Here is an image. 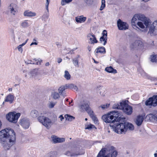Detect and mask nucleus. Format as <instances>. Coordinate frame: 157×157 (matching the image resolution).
<instances>
[{
  "label": "nucleus",
  "instance_id": "nucleus-31",
  "mask_svg": "<svg viewBox=\"0 0 157 157\" xmlns=\"http://www.w3.org/2000/svg\"><path fill=\"white\" fill-rule=\"evenodd\" d=\"M65 118H66V120H68L69 121H71L73 120H74L75 117L72 116L68 114H66L64 116Z\"/></svg>",
  "mask_w": 157,
  "mask_h": 157
},
{
  "label": "nucleus",
  "instance_id": "nucleus-61",
  "mask_svg": "<svg viewBox=\"0 0 157 157\" xmlns=\"http://www.w3.org/2000/svg\"><path fill=\"white\" fill-rule=\"evenodd\" d=\"M28 39H27L26 40V41H25V42H24V43H25V44L28 41Z\"/></svg>",
  "mask_w": 157,
  "mask_h": 157
},
{
  "label": "nucleus",
  "instance_id": "nucleus-29",
  "mask_svg": "<svg viewBox=\"0 0 157 157\" xmlns=\"http://www.w3.org/2000/svg\"><path fill=\"white\" fill-rule=\"evenodd\" d=\"M152 106H155L157 105V95L153 96L151 97Z\"/></svg>",
  "mask_w": 157,
  "mask_h": 157
},
{
  "label": "nucleus",
  "instance_id": "nucleus-11",
  "mask_svg": "<svg viewBox=\"0 0 157 157\" xmlns=\"http://www.w3.org/2000/svg\"><path fill=\"white\" fill-rule=\"evenodd\" d=\"M117 26L119 30H125L128 28V25L125 22L122 21L121 19H119L117 21Z\"/></svg>",
  "mask_w": 157,
  "mask_h": 157
},
{
  "label": "nucleus",
  "instance_id": "nucleus-20",
  "mask_svg": "<svg viewBox=\"0 0 157 157\" xmlns=\"http://www.w3.org/2000/svg\"><path fill=\"white\" fill-rule=\"evenodd\" d=\"M144 120V118L142 116H138L135 121V123L138 126H140L142 124Z\"/></svg>",
  "mask_w": 157,
  "mask_h": 157
},
{
  "label": "nucleus",
  "instance_id": "nucleus-56",
  "mask_svg": "<svg viewBox=\"0 0 157 157\" xmlns=\"http://www.w3.org/2000/svg\"><path fill=\"white\" fill-rule=\"evenodd\" d=\"M62 61V59L61 58H59L57 59V62L58 63H59L61 62Z\"/></svg>",
  "mask_w": 157,
  "mask_h": 157
},
{
  "label": "nucleus",
  "instance_id": "nucleus-34",
  "mask_svg": "<svg viewBox=\"0 0 157 157\" xmlns=\"http://www.w3.org/2000/svg\"><path fill=\"white\" fill-rule=\"evenodd\" d=\"M64 77L67 80H69L70 79L71 75L68 71H65Z\"/></svg>",
  "mask_w": 157,
  "mask_h": 157
},
{
  "label": "nucleus",
  "instance_id": "nucleus-38",
  "mask_svg": "<svg viewBox=\"0 0 157 157\" xmlns=\"http://www.w3.org/2000/svg\"><path fill=\"white\" fill-rule=\"evenodd\" d=\"M147 78L151 81H157V77H151L147 75H146Z\"/></svg>",
  "mask_w": 157,
  "mask_h": 157
},
{
  "label": "nucleus",
  "instance_id": "nucleus-16",
  "mask_svg": "<svg viewBox=\"0 0 157 157\" xmlns=\"http://www.w3.org/2000/svg\"><path fill=\"white\" fill-rule=\"evenodd\" d=\"M147 120L155 122H157V115L155 114L150 113L146 117Z\"/></svg>",
  "mask_w": 157,
  "mask_h": 157
},
{
  "label": "nucleus",
  "instance_id": "nucleus-54",
  "mask_svg": "<svg viewBox=\"0 0 157 157\" xmlns=\"http://www.w3.org/2000/svg\"><path fill=\"white\" fill-rule=\"evenodd\" d=\"M59 118L60 119V120H61V121H62L64 119V117H63L62 115H60L59 117Z\"/></svg>",
  "mask_w": 157,
  "mask_h": 157
},
{
  "label": "nucleus",
  "instance_id": "nucleus-9",
  "mask_svg": "<svg viewBox=\"0 0 157 157\" xmlns=\"http://www.w3.org/2000/svg\"><path fill=\"white\" fill-rule=\"evenodd\" d=\"M147 19L145 17L144 15L142 14H135L132 19L131 23L133 26H136V24L137 23L138 21H144L146 20Z\"/></svg>",
  "mask_w": 157,
  "mask_h": 157
},
{
  "label": "nucleus",
  "instance_id": "nucleus-36",
  "mask_svg": "<svg viewBox=\"0 0 157 157\" xmlns=\"http://www.w3.org/2000/svg\"><path fill=\"white\" fill-rule=\"evenodd\" d=\"M52 96L55 99H56L60 97L59 94L57 92H54L52 93Z\"/></svg>",
  "mask_w": 157,
  "mask_h": 157
},
{
  "label": "nucleus",
  "instance_id": "nucleus-35",
  "mask_svg": "<svg viewBox=\"0 0 157 157\" xmlns=\"http://www.w3.org/2000/svg\"><path fill=\"white\" fill-rule=\"evenodd\" d=\"M145 105L147 106H152V103L151 97L148 100L146 101L145 102Z\"/></svg>",
  "mask_w": 157,
  "mask_h": 157
},
{
  "label": "nucleus",
  "instance_id": "nucleus-14",
  "mask_svg": "<svg viewBox=\"0 0 157 157\" xmlns=\"http://www.w3.org/2000/svg\"><path fill=\"white\" fill-rule=\"evenodd\" d=\"M90 102L88 101H84L82 105H79L78 107L80 111L83 112L86 111L90 107Z\"/></svg>",
  "mask_w": 157,
  "mask_h": 157
},
{
  "label": "nucleus",
  "instance_id": "nucleus-55",
  "mask_svg": "<svg viewBox=\"0 0 157 157\" xmlns=\"http://www.w3.org/2000/svg\"><path fill=\"white\" fill-rule=\"evenodd\" d=\"M91 48H92V47L91 46L89 45L87 46V48L89 52H90L91 51Z\"/></svg>",
  "mask_w": 157,
  "mask_h": 157
},
{
  "label": "nucleus",
  "instance_id": "nucleus-15",
  "mask_svg": "<svg viewBox=\"0 0 157 157\" xmlns=\"http://www.w3.org/2000/svg\"><path fill=\"white\" fill-rule=\"evenodd\" d=\"M87 38L89 40L88 42L91 44H94L98 43V41L97 40L95 35L91 33L89 34L87 36Z\"/></svg>",
  "mask_w": 157,
  "mask_h": 157
},
{
  "label": "nucleus",
  "instance_id": "nucleus-32",
  "mask_svg": "<svg viewBox=\"0 0 157 157\" xmlns=\"http://www.w3.org/2000/svg\"><path fill=\"white\" fill-rule=\"evenodd\" d=\"M66 89H67V88L66 87V85L65 86H61L58 89L59 92L61 95L63 92V91Z\"/></svg>",
  "mask_w": 157,
  "mask_h": 157
},
{
  "label": "nucleus",
  "instance_id": "nucleus-8",
  "mask_svg": "<svg viewBox=\"0 0 157 157\" xmlns=\"http://www.w3.org/2000/svg\"><path fill=\"white\" fill-rule=\"evenodd\" d=\"M38 119L40 123L48 129L50 128L51 125L53 124L51 120L47 117L41 116L38 118Z\"/></svg>",
  "mask_w": 157,
  "mask_h": 157
},
{
  "label": "nucleus",
  "instance_id": "nucleus-39",
  "mask_svg": "<svg viewBox=\"0 0 157 157\" xmlns=\"http://www.w3.org/2000/svg\"><path fill=\"white\" fill-rule=\"evenodd\" d=\"M109 104H105L101 105L99 106V108H101L102 109H105L109 107Z\"/></svg>",
  "mask_w": 157,
  "mask_h": 157
},
{
  "label": "nucleus",
  "instance_id": "nucleus-17",
  "mask_svg": "<svg viewBox=\"0 0 157 157\" xmlns=\"http://www.w3.org/2000/svg\"><path fill=\"white\" fill-rule=\"evenodd\" d=\"M102 34V36L100 38L99 40L101 43L102 42H104L103 45H105L107 42V33L106 30H104Z\"/></svg>",
  "mask_w": 157,
  "mask_h": 157
},
{
  "label": "nucleus",
  "instance_id": "nucleus-63",
  "mask_svg": "<svg viewBox=\"0 0 157 157\" xmlns=\"http://www.w3.org/2000/svg\"><path fill=\"white\" fill-rule=\"evenodd\" d=\"M155 157H157V153L154 154Z\"/></svg>",
  "mask_w": 157,
  "mask_h": 157
},
{
  "label": "nucleus",
  "instance_id": "nucleus-3",
  "mask_svg": "<svg viewBox=\"0 0 157 157\" xmlns=\"http://www.w3.org/2000/svg\"><path fill=\"white\" fill-rule=\"evenodd\" d=\"M122 115L121 112L115 110L103 115L102 117V119L107 123H113L117 122Z\"/></svg>",
  "mask_w": 157,
  "mask_h": 157
},
{
  "label": "nucleus",
  "instance_id": "nucleus-58",
  "mask_svg": "<svg viewBox=\"0 0 157 157\" xmlns=\"http://www.w3.org/2000/svg\"><path fill=\"white\" fill-rule=\"evenodd\" d=\"M49 64H50L49 62H47L45 63V65L46 66H48L49 65Z\"/></svg>",
  "mask_w": 157,
  "mask_h": 157
},
{
  "label": "nucleus",
  "instance_id": "nucleus-18",
  "mask_svg": "<svg viewBox=\"0 0 157 157\" xmlns=\"http://www.w3.org/2000/svg\"><path fill=\"white\" fill-rule=\"evenodd\" d=\"M14 98L13 95L10 94H9L5 98L3 104H4L5 102H8L10 104L12 103L14 99Z\"/></svg>",
  "mask_w": 157,
  "mask_h": 157
},
{
  "label": "nucleus",
  "instance_id": "nucleus-41",
  "mask_svg": "<svg viewBox=\"0 0 157 157\" xmlns=\"http://www.w3.org/2000/svg\"><path fill=\"white\" fill-rule=\"evenodd\" d=\"M143 22H138L137 23V25L141 28L144 29V20L142 21Z\"/></svg>",
  "mask_w": 157,
  "mask_h": 157
},
{
  "label": "nucleus",
  "instance_id": "nucleus-45",
  "mask_svg": "<svg viewBox=\"0 0 157 157\" xmlns=\"http://www.w3.org/2000/svg\"><path fill=\"white\" fill-rule=\"evenodd\" d=\"M25 45V43H22V44L19 45L17 48L18 49V51L22 53L23 51V49L22 48V46H24Z\"/></svg>",
  "mask_w": 157,
  "mask_h": 157
},
{
  "label": "nucleus",
  "instance_id": "nucleus-1",
  "mask_svg": "<svg viewBox=\"0 0 157 157\" xmlns=\"http://www.w3.org/2000/svg\"><path fill=\"white\" fill-rule=\"evenodd\" d=\"M16 134L10 128H6L0 131V143L6 150H9L16 142Z\"/></svg>",
  "mask_w": 157,
  "mask_h": 157
},
{
  "label": "nucleus",
  "instance_id": "nucleus-49",
  "mask_svg": "<svg viewBox=\"0 0 157 157\" xmlns=\"http://www.w3.org/2000/svg\"><path fill=\"white\" fill-rule=\"evenodd\" d=\"M90 117L92 118V120L94 121L95 123H97L98 122V120L97 117L94 114L93 115H91V116Z\"/></svg>",
  "mask_w": 157,
  "mask_h": 157
},
{
  "label": "nucleus",
  "instance_id": "nucleus-52",
  "mask_svg": "<svg viewBox=\"0 0 157 157\" xmlns=\"http://www.w3.org/2000/svg\"><path fill=\"white\" fill-rule=\"evenodd\" d=\"M44 16H45V17H46L47 18H48L49 16V13H48V10H47V12H46L45 14L44 15Z\"/></svg>",
  "mask_w": 157,
  "mask_h": 157
},
{
  "label": "nucleus",
  "instance_id": "nucleus-28",
  "mask_svg": "<svg viewBox=\"0 0 157 157\" xmlns=\"http://www.w3.org/2000/svg\"><path fill=\"white\" fill-rule=\"evenodd\" d=\"M15 7V5L13 3H12L10 5L9 7L10 11L11 13L13 15H14L15 13L16 12V11L15 10L14 8Z\"/></svg>",
  "mask_w": 157,
  "mask_h": 157
},
{
  "label": "nucleus",
  "instance_id": "nucleus-27",
  "mask_svg": "<svg viewBox=\"0 0 157 157\" xmlns=\"http://www.w3.org/2000/svg\"><path fill=\"white\" fill-rule=\"evenodd\" d=\"M151 61L153 63L157 62V55L152 54L150 56Z\"/></svg>",
  "mask_w": 157,
  "mask_h": 157
},
{
  "label": "nucleus",
  "instance_id": "nucleus-44",
  "mask_svg": "<svg viewBox=\"0 0 157 157\" xmlns=\"http://www.w3.org/2000/svg\"><path fill=\"white\" fill-rule=\"evenodd\" d=\"M33 60L35 61V62L33 63V64L40 65V64L42 62V60L41 59H34Z\"/></svg>",
  "mask_w": 157,
  "mask_h": 157
},
{
  "label": "nucleus",
  "instance_id": "nucleus-21",
  "mask_svg": "<svg viewBox=\"0 0 157 157\" xmlns=\"http://www.w3.org/2000/svg\"><path fill=\"white\" fill-rule=\"evenodd\" d=\"M86 19V17L83 15L78 16L75 17V21L78 23H81L84 22Z\"/></svg>",
  "mask_w": 157,
  "mask_h": 157
},
{
  "label": "nucleus",
  "instance_id": "nucleus-40",
  "mask_svg": "<svg viewBox=\"0 0 157 157\" xmlns=\"http://www.w3.org/2000/svg\"><path fill=\"white\" fill-rule=\"evenodd\" d=\"M72 0H62L61 2V5L64 6L66 4L72 2Z\"/></svg>",
  "mask_w": 157,
  "mask_h": 157
},
{
  "label": "nucleus",
  "instance_id": "nucleus-19",
  "mask_svg": "<svg viewBox=\"0 0 157 157\" xmlns=\"http://www.w3.org/2000/svg\"><path fill=\"white\" fill-rule=\"evenodd\" d=\"M30 74L32 77L37 78V76L40 75V72L38 69L36 68L31 71Z\"/></svg>",
  "mask_w": 157,
  "mask_h": 157
},
{
  "label": "nucleus",
  "instance_id": "nucleus-6",
  "mask_svg": "<svg viewBox=\"0 0 157 157\" xmlns=\"http://www.w3.org/2000/svg\"><path fill=\"white\" fill-rule=\"evenodd\" d=\"M101 152L103 154L106 152L109 157H116L118 154L117 151L115 150V147L109 145H106L105 147L101 150L100 152Z\"/></svg>",
  "mask_w": 157,
  "mask_h": 157
},
{
  "label": "nucleus",
  "instance_id": "nucleus-48",
  "mask_svg": "<svg viewBox=\"0 0 157 157\" xmlns=\"http://www.w3.org/2000/svg\"><path fill=\"white\" fill-rule=\"evenodd\" d=\"M105 154V153L103 154V152H100V151L97 157H109L107 155H104Z\"/></svg>",
  "mask_w": 157,
  "mask_h": 157
},
{
  "label": "nucleus",
  "instance_id": "nucleus-13",
  "mask_svg": "<svg viewBox=\"0 0 157 157\" xmlns=\"http://www.w3.org/2000/svg\"><path fill=\"white\" fill-rule=\"evenodd\" d=\"M20 124L25 129L28 128L29 126V121L27 118H23L21 119L20 121Z\"/></svg>",
  "mask_w": 157,
  "mask_h": 157
},
{
  "label": "nucleus",
  "instance_id": "nucleus-50",
  "mask_svg": "<svg viewBox=\"0 0 157 157\" xmlns=\"http://www.w3.org/2000/svg\"><path fill=\"white\" fill-rule=\"evenodd\" d=\"M46 9L47 10H48V7L49 3L50 2V0H46Z\"/></svg>",
  "mask_w": 157,
  "mask_h": 157
},
{
  "label": "nucleus",
  "instance_id": "nucleus-60",
  "mask_svg": "<svg viewBox=\"0 0 157 157\" xmlns=\"http://www.w3.org/2000/svg\"><path fill=\"white\" fill-rule=\"evenodd\" d=\"M12 88H9V89H8V91H12Z\"/></svg>",
  "mask_w": 157,
  "mask_h": 157
},
{
  "label": "nucleus",
  "instance_id": "nucleus-57",
  "mask_svg": "<svg viewBox=\"0 0 157 157\" xmlns=\"http://www.w3.org/2000/svg\"><path fill=\"white\" fill-rule=\"evenodd\" d=\"M33 44H35V45H37V43H36V42H32V43L31 44H30V46H31V45H33Z\"/></svg>",
  "mask_w": 157,
  "mask_h": 157
},
{
  "label": "nucleus",
  "instance_id": "nucleus-64",
  "mask_svg": "<svg viewBox=\"0 0 157 157\" xmlns=\"http://www.w3.org/2000/svg\"><path fill=\"white\" fill-rule=\"evenodd\" d=\"M94 62L95 63H98V62H97L94 59Z\"/></svg>",
  "mask_w": 157,
  "mask_h": 157
},
{
  "label": "nucleus",
  "instance_id": "nucleus-46",
  "mask_svg": "<svg viewBox=\"0 0 157 157\" xmlns=\"http://www.w3.org/2000/svg\"><path fill=\"white\" fill-rule=\"evenodd\" d=\"M94 127H95V126L94 125L90 124L87 125V127H86V126H85V129H90L91 128H94Z\"/></svg>",
  "mask_w": 157,
  "mask_h": 157
},
{
  "label": "nucleus",
  "instance_id": "nucleus-37",
  "mask_svg": "<svg viewBox=\"0 0 157 157\" xmlns=\"http://www.w3.org/2000/svg\"><path fill=\"white\" fill-rule=\"evenodd\" d=\"M105 0H101V5L100 8V10L101 11L103 10L105 7Z\"/></svg>",
  "mask_w": 157,
  "mask_h": 157
},
{
  "label": "nucleus",
  "instance_id": "nucleus-5",
  "mask_svg": "<svg viewBox=\"0 0 157 157\" xmlns=\"http://www.w3.org/2000/svg\"><path fill=\"white\" fill-rule=\"evenodd\" d=\"M144 24L148 30V34L151 36L157 35V21H154L152 24L147 19L144 21Z\"/></svg>",
  "mask_w": 157,
  "mask_h": 157
},
{
  "label": "nucleus",
  "instance_id": "nucleus-59",
  "mask_svg": "<svg viewBox=\"0 0 157 157\" xmlns=\"http://www.w3.org/2000/svg\"><path fill=\"white\" fill-rule=\"evenodd\" d=\"M91 19L90 18H89L88 20L87 21L89 22H90L91 21Z\"/></svg>",
  "mask_w": 157,
  "mask_h": 157
},
{
  "label": "nucleus",
  "instance_id": "nucleus-42",
  "mask_svg": "<svg viewBox=\"0 0 157 157\" xmlns=\"http://www.w3.org/2000/svg\"><path fill=\"white\" fill-rule=\"evenodd\" d=\"M86 111L88 113L90 117L91 116V115H92L94 114L92 110L90 107Z\"/></svg>",
  "mask_w": 157,
  "mask_h": 157
},
{
  "label": "nucleus",
  "instance_id": "nucleus-22",
  "mask_svg": "<svg viewBox=\"0 0 157 157\" xmlns=\"http://www.w3.org/2000/svg\"><path fill=\"white\" fill-rule=\"evenodd\" d=\"M30 21L29 20H25L21 23V27L22 28H26L29 27L30 24Z\"/></svg>",
  "mask_w": 157,
  "mask_h": 157
},
{
  "label": "nucleus",
  "instance_id": "nucleus-23",
  "mask_svg": "<svg viewBox=\"0 0 157 157\" xmlns=\"http://www.w3.org/2000/svg\"><path fill=\"white\" fill-rule=\"evenodd\" d=\"M24 14L25 16L32 17L35 16L36 15V13L32 11H26L24 12Z\"/></svg>",
  "mask_w": 157,
  "mask_h": 157
},
{
  "label": "nucleus",
  "instance_id": "nucleus-2",
  "mask_svg": "<svg viewBox=\"0 0 157 157\" xmlns=\"http://www.w3.org/2000/svg\"><path fill=\"white\" fill-rule=\"evenodd\" d=\"M125 119V118L121 117V118L117 121L118 123H116L113 125L114 130L118 134L125 133L128 130H132L134 129V126L132 124L124 121L122 122V121Z\"/></svg>",
  "mask_w": 157,
  "mask_h": 157
},
{
  "label": "nucleus",
  "instance_id": "nucleus-43",
  "mask_svg": "<svg viewBox=\"0 0 157 157\" xmlns=\"http://www.w3.org/2000/svg\"><path fill=\"white\" fill-rule=\"evenodd\" d=\"M84 2L86 5L89 6L92 4L93 1L92 0H84Z\"/></svg>",
  "mask_w": 157,
  "mask_h": 157
},
{
  "label": "nucleus",
  "instance_id": "nucleus-10",
  "mask_svg": "<svg viewBox=\"0 0 157 157\" xmlns=\"http://www.w3.org/2000/svg\"><path fill=\"white\" fill-rule=\"evenodd\" d=\"M81 150H82V149L81 147H76L73 149V151H74L73 152L70 151H67L66 152L65 155L68 156H71L81 155L84 153V152H82L81 151Z\"/></svg>",
  "mask_w": 157,
  "mask_h": 157
},
{
  "label": "nucleus",
  "instance_id": "nucleus-33",
  "mask_svg": "<svg viewBox=\"0 0 157 157\" xmlns=\"http://www.w3.org/2000/svg\"><path fill=\"white\" fill-rule=\"evenodd\" d=\"M78 57L73 59L72 62L73 63L74 65V66L76 67H78L79 65H78Z\"/></svg>",
  "mask_w": 157,
  "mask_h": 157
},
{
  "label": "nucleus",
  "instance_id": "nucleus-53",
  "mask_svg": "<svg viewBox=\"0 0 157 157\" xmlns=\"http://www.w3.org/2000/svg\"><path fill=\"white\" fill-rule=\"evenodd\" d=\"M72 89H74L76 91H77L78 90V87L74 85V87Z\"/></svg>",
  "mask_w": 157,
  "mask_h": 157
},
{
  "label": "nucleus",
  "instance_id": "nucleus-47",
  "mask_svg": "<svg viewBox=\"0 0 157 157\" xmlns=\"http://www.w3.org/2000/svg\"><path fill=\"white\" fill-rule=\"evenodd\" d=\"M74 85L73 84H66V87L67 89L69 88L72 89L74 87Z\"/></svg>",
  "mask_w": 157,
  "mask_h": 157
},
{
  "label": "nucleus",
  "instance_id": "nucleus-62",
  "mask_svg": "<svg viewBox=\"0 0 157 157\" xmlns=\"http://www.w3.org/2000/svg\"><path fill=\"white\" fill-rule=\"evenodd\" d=\"M31 62H32V61H29V62L28 63L33 64V63Z\"/></svg>",
  "mask_w": 157,
  "mask_h": 157
},
{
  "label": "nucleus",
  "instance_id": "nucleus-51",
  "mask_svg": "<svg viewBox=\"0 0 157 157\" xmlns=\"http://www.w3.org/2000/svg\"><path fill=\"white\" fill-rule=\"evenodd\" d=\"M55 105V103L51 102L49 104V107L50 108H52L54 107Z\"/></svg>",
  "mask_w": 157,
  "mask_h": 157
},
{
  "label": "nucleus",
  "instance_id": "nucleus-30",
  "mask_svg": "<svg viewBox=\"0 0 157 157\" xmlns=\"http://www.w3.org/2000/svg\"><path fill=\"white\" fill-rule=\"evenodd\" d=\"M96 53H105V49L104 47H100L95 50Z\"/></svg>",
  "mask_w": 157,
  "mask_h": 157
},
{
  "label": "nucleus",
  "instance_id": "nucleus-12",
  "mask_svg": "<svg viewBox=\"0 0 157 157\" xmlns=\"http://www.w3.org/2000/svg\"><path fill=\"white\" fill-rule=\"evenodd\" d=\"M51 141L53 144L61 143L65 141V138H59L57 136L54 135H52L51 136Z\"/></svg>",
  "mask_w": 157,
  "mask_h": 157
},
{
  "label": "nucleus",
  "instance_id": "nucleus-26",
  "mask_svg": "<svg viewBox=\"0 0 157 157\" xmlns=\"http://www.w3.org/2000/svg\"><path fill=\"white\" fill-rule=\"evenodd\" d=\"M30 114V115L33 118L36 117L39 115L38 111L36 110H32Z\"/></svg>",
  "mask_w": 157,
  "mask_h": 157
},
{
  "label": "nucleus",
  "instance_id": "nucleus-24",
  "mask_svg": "<svg viewBox=\"0 0 157 157\" xmlns=\"http://www.w3.org/2000/svg\"><path fill=\"white\" fill-rule=\"evenodd\" d=\"M105 70L106 71L109 73H113L114 74L117 73V70L116 69H114L111 66L106 67L105 68Z\"/></svg>",
  "mask_w": 157,
  "mask_h": 157
},
{
  "label": "nucleus",
  "instance_id": "nucleus-4",
  "mask_svg": "<svg viewBox=\"0 0 157 157\" xmlns=\"http://www.w3.org/2000/svg\"><path fill=\"white\" fill-rule=\"evenodd\" d=\"M113 108L121 109L128 115H130L132 112V107L127 104L126 101L115 104L113 106Z\"/></svg>",
  "mask_w": 157,
  "mask_h": 157
},
{
  "label": "nucleus",
  "instance_id": "nucleus-7",
  "mask_svg": "<svg viewBox=\"0 0 157 157\" xmlns=\"http://www.w3.org/2000/svg\"><path fill=\"white\" fill-rule=\"evenodd\" d=\"M20 115L21 114L20 113H17L14 112H11L6 114V118L10 122L16 123L17 122L18 118Z\"/></svg>",
  "mask_w": 157,
  "mask_h": 157
},
{
  "label": "nucleus",
  "instance_id": "nucleus-25",
  "mask_svg": "<svg viewBox=\"0 0 157 157\" xmlns=\"http://www.w3.org/2000/svg\"><path fill=\"white\" fill-rule=\"evenodd\" d=\"M45 157H57V152L56 151H51L48 153Z\"/></svg>",
  "mask_w": 157,
  "mask_h": 157
}]
</instances>
